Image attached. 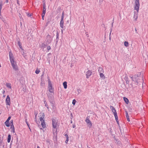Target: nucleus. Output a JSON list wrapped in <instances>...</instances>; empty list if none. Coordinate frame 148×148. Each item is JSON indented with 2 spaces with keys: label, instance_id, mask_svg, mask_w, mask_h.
I'll return each instance as SVG.
<instances>
[{
  "label": "nucleus",
  "instance_id": "obj_19",
  "mask_svg": "<svg viewBox=\"0 0 148 148\" xmlns=\"http://www.w3.org/2000/svg\"><path fill=\"white\" fill-rule=\"evenodd\" d=\"M123 99L125 102L127 104H128L129 103V100L128 99L125 97H123Z\"/></svg>",
  "mask_w": 148,
  "mask_h": 148
},
{
  "label": "nucleus",
  "instance_id": "obj_23",
  "mask_svg": "<svg viewBox=\"0 0 148 148\" xmlns=\"http://www.w3.org/2000/svg\"><path fill=\"white\" fill-rule=\"evenodd\" d=\"M11 139V135L10 134H9L8 136L7 141L9 143L10 142Z\"/></svg>",
  "mask_w": 148,
  "mask_h": 148
},
{
  "label": "nucleus",
  "instance_id": "obj_27",
  "mask_svg": "<svg viewBox=\"0 0 148 148\" xmlns=\"http://www.w3.org/2000/svg\"><path fill=\"white\" fill-rule=\"evenodd\" d=\"M27 119H25V122H26V124H27V126H28V127H29V128L30 130H31V129H30V127H29V124L28 123L27 121Z\"/></svg>",
  "mask_w": 148,
  "mask_h": 148
},
{
  "label": "nucleus",
  "instance_id": "obj_35",
  "mask_svg": "<svg viewBox=\"0 0 148 148\" xmlns=\"http://www.w3.org/2000/svg\"><path fill=\"white\" fill-rule=\"evenodd\" d=\"M76 102V100L75 99H74L72 101V104L73 105H75Z\"/></svg>",
  "mask_w": 148,
  "mask_h": 148
},
{
  "label": "nucleus",
  "instance_id": "obj_12",
  "mask_svg": "<svg viewBox=\"0 0 148 148\" xmlns=\"http://www.w3.org/2000/svg\"><path fill=\"white\" fill-rule=\"evenodd\" d=\"M135 6H136V8L138 6H140L139 0H135Z\"/></svg>",
  "mask_w": 148,
  "mask_h": 148
},
{
  "label": "nucleus",
  "instance_id": "obj_22",
  "mask_svg": "<svg viewBox=\"0 0 148 148\" xmlns=\"http://www.w3.org/2000/svg\"><path fill=\"white\" fill-rule=\"evenodd\" d=\"M10 129H11L12 130L11 131L12 132L14 133L15 132V129L14 126H11Z\"/></svg>",
  "mask_w": 148,
  "mask_h": 148
},
{
  "label": "nucleus",
  "instance_id": "obj_38",
  "mask_svg": "<svg viewBox=\"0 0 148 148\" xmlns=\"http://www.w3.org/2000/svg\"><path fill=\"white\" fill-rule=\"evenodd\" d=\"M39 120L41 122L42 121H44V120L43 119V118L42 117H41L39 118Z\"/></svg>",
  "mask_w": 148,
  "mask_h": 148
},
{
  "label": "nucleus",
  "instance_id": "obj_21",
  "mask_svg": "<svg viewBox=\"0 0 148 148\" xmlns=\"http://www.w3.org/2000/svg\"><path fill=\"white\" fill-rule=\"evenodd\" d=\"M44 103L45 104V107L47 108V109H48V110H49V107L47 103L46 102V101H44Z\"/></svg>",
  "mask_w": 148,
  "mask_h": 148
},
{
  "label": "nucleus",
  "instance_id": "obj_16",
  "mask_svg": "<svg viewBox=\"0 0 148 148\" xmlns=\"http://www.w3.org/2000/svg\"><path fill=\"white\" fill-rule=\"evenodd\" d=\"M65 136L66 138V140L65 141V143L67 144L69 141V136L67 134H65Z\"/></svg>",
  "mask_w": 148,
  "mask_h": 148
},
{
  "label": "nucleus",
  "instance_id": "obj_48",
  "mask_svg": "<svg viewBox=\"0 0 148 148\" xmlns=\"http://www.w3.org/2000/svg\"><path fill=\"white\" fill-rule=\"evenodd\" d=\"M8 0H6V3H8Z\"/></svg>",
  "mask_w": 148,
  "mask_h": 148
},
{
  "label": "nucleus",
  "instance_id": "obj_41",
  "mask_svg": "<svg viewBox=\"0 0 148 148\" xmlns=\"http://www.w3.org/2000/svg\"><path fill=\"white\" fill-rule=\"evenodd\" d=\"M11 118V116H9L8 118L6 120V121H7V122H9V121L10 120Z\"/></svg>",
  "mask_w": 148,
  "mask_h": 148
},
{
  "label": "nucleus",
  "instance_id": "obj_15",
  "mask_svg": "<svg viewBox=\"0 0 148 148\" xmlns=\"http://www.w3.org/2000/svg\"><path fill=\"white\" fill-rule=\"evenodd\" d=\"M47 45L44 43H42L41 44V45L40 46V47L41 48L44 49V48H45L47 46Z\"/></svg>",
  "mask_w": 148,
  "mask_h": 148
},
{
  "label": "nucleus",
  "instance_id": "obj_7",
  "mask_svg": "<svg viewBox=\"0 0 148 148\" xmlns=\"http://www.w3.org/2000/svg\"><path fill=\"white\" fill-rule=\"evenodd\" d=\"M46 4L45 3H43V11H42V18L43 19V20L44 19V17L45 16V15L46 13Z\"/></svg>",
  "mask_w": 148,
  "mask_h": 148
},
{
  "label": "nucleus",
  "instance_id": "obj_26",
  "mask_svg": "<svg viewBox=\"0 0 148 148\" xmlns=\"http://www.w3.org/2000/svg\"><path fill=\"white\" fill-rule=\"evenodd\" d=\"M88 125V126L90 128L92 126V123L91 121L89 123H87Z\"/></svg>",
  "mask_w": 148,
  "mask_h": 148
},
{
  "label": "nucleus",
  "instance_id": "obj_34",
  "mask_svg": "<svg viewBox=\"0 0 148 148\" xmlns=\"http://www.w3.org/2000/svg\"><path fill=\"white\" fill-rule=\"evenodd\" d=\"M10 126H14L13 123V121L12 120H11L10 121Z\"/></svg>",
  "mask_w": 148,
  "mask_h": 148
},
{
  "label": "nucleus",
  "instance_id": "obj_10",
  "mask_svg": "<svg viewBox=\"0 0 148 148\" xmlns=\"http://www.w3.org/2000/svg\"><path fill=\"white\" fill-rule=\"evenodd\" d=\"M92 74V72L91 71L88 70L86 73V78H88Z\"/></svg>",
  "mask_w": 148,
  "mask_h": 148
},
{
  "label": "nucleus",
  "instance_id": "obj_52",
  "mask_svg": "<svg viewBox=\"0 0 148 148\" xmlns=\"http://www.w3.org/2000/svg\"><path fill=\"white\" fill-rule=\"evenodd\" d=\"M61 32H62V33H63V30H62V29H61Z\"/></svg>",
  "mask_w": 148,
  "mask_h": 148
},
{
  "label": "nucleus",
  "instance_id": "obj_6",
  "mask_svg": "<svg viewBox=\"0 0 148 148\" xmlns=\"http://www.w3.org/2000/svg\"><path fill=\"white\" fill-rule=\"evenodd\" d=\"M64 12H63L61 16V19L60 23V27L63 29L64 28Z\"/></svg>",
  "mask_w": 148,
  "mask_h": 148
},
{
  "label": "nucleus",
  "instance_id": "obj_28",
  "mask_svg": "<svg viewBox=\"0 0 148 148\" xmlns=\"http://www.w3.org/2000/svg\"><path fill=\"white\" fill-rule=\"evenodd\" d=\"M124 45L126 47L129 46V43L128 42L125 41L124 43Z\"/></svg>",
  "mask_w": 148,
  "mask_h": 148
},
{
  "label": "nucleus",
  "instance_id": "obj_17",
  "mask_svg": "<svg viewBox=\"0 0 148 148\" xmlns=\"http://www.w3.org/2000/svg\"><path fill=\"white\" fill-rule=\"evenodd\" d=\"M18 44L20 48L21 49V50L23 51V49L22 48V47L21 46V44L20 41H18Z\"/></svg>",
  "mask_w": 148,
  "mask_h": 148
},
{
  "label": "nucleus",
  "instance_id": "obj_51",
  "mask_svg": "<svg viewBox=\"0 0 148 148\" xmlns=\"http://www.w3.org/2000/svg\"><path fill=\"white\" fill-rule=\"evenodd\" d=\"M135 31H136V33H137V30H136V28L135 29Z\"/></svg>",
  "mask_w": 148,
  "mask_h": 148
},
{
  "label": "nucleus",
  "instance_id": "obj_14",
  "mask_svg": "<svg viewBox=\"0 0 148 148\" xmlns=\"http://www.w3.org/2000/svg\"><path fill=\"white\" fill-rule=\"evenodd\" d=\"M6 86L7 87L10 89H11V85L10 83H6Z\"/></svg>",
  "mask_w": 148,
  "mask_h": 148
},
{
  "label": "nucleus",
  "instance_id": "obj_47",
  "mask_svg": "<svg viewBox=\"0 0 148 148\" xmlns=\"http://www.w3.org/2000/svg\"><path fill=\"white\" fill-rule=\"evenodd\" d=\"M132 76H132V75L130 76V77L132 79Z\"/></svg>",
  "mask_w": 148,
  "mask_h": 148
},
{
  "label": "nucleus",
  "instance_id": "obj_24",
  "mask_svg": "<svg viewBox=\"0 0 148 148\" xmlns=\"http://www.w3.org/2000/svg\"><path fill=\"white\" fill-rule=\"evenodd\" d=\"M126 117L127 118V121H130V119L129 117V116L128 113L127 112H126Z\"/></svg>",
  "mask_w": 148,
  "mask_h": 148
},
{
  "label": "nucleus",
  "instance_id": "obj_55",
  "mask_svg": "<svg viewBox=\"0 0 148 148\" xmlns=\"http://www.w3.org/2000/svg\"><path fill=\"white\" fill-rule=\"evenodd\" d=\"M111 32H110V35L111 34Z\"/></svg>",
  "mask_w": 148,
  "mask_h": 148
},
{
  "label": "nucleus",
  "instance_id": "obj_45",
  "mask_svg": "<svg viewBox=\"0 0 148 148\" xmlns=\"http://www.w3.org/2000/svg\"><path fill=\"white\" fill-rule=\"evenodd\" d=\"M75 125H73V128H75Z\"/></svg>",
  "mask_w": 148,
  "mask_h": 148
},
{
  "label": "nucleus",
  "instance_id": "obj_36",
  "mask_svg": "<svg viewBox=\"0 0 148 148\" xmlns=\"http://www.w3.org/2000/svg\"><path fill=\"white\" fill-rule=\"evenodd\" d=\"M51 49V47L50 46H48L47 47V49L48 51H49Z\"/></svg>",
  "mask_w": 148,
  "mask_h": 148
},
{
  "label": "nucleus",
  "instance_id": "obj_4",
  "mask_svg": "<svg viewBox=\"0 0 148 148\" xmlns=\"http://www.w3.org/2000/svg\"><path fill=\"white\" fill-rule=\"evenodd\" d=\"M48 88L50 92H53L54 90L53 88H52L51 82L50 79H48Z\"/></svg>",
  "mask_w": 148,
  "mask_h": 148
},
{
  "label": "nucleus",
  "instance_id": "obj_54",
  "mask_svg": "<svg viewBox=\"0 0 148 148\" xmlns=\"http://www.w3.org/2000/svg\"><path fill=\"white\" fill-rule=\"evenodd\" d=\"M72 121H71V123H72Z\"/></svg>",
  "mask_w": 148,
  "mask_h": 148
},
{
  "label": "nucleus",
  "instance_id": "obj_39",
  "mask_svg": "<svg viewBox=\"0 0 148 148\" xmlns=\"http://www.w3.org/2000/svg\"><path fill=\"white\" fill-rule=\"evenodd\" d=\"M114 116H115V120H116V121H118L117 115Z\"/></svg>",
  "mask_w": 148,
  "mask_h": 148
},
{
  "label": "nucleus",
  "instance_id": "obj_33",
  "mask_svg": "<svg viewBox=\"0 0 148 148\" xmlns=\"http://www.w3.org/2000/svg\"><path fill=\"white\" fill-rule=\"evenodd\" d=\"M110 109L112 110V111H113L114 110H115V108H114L113 106H110Z\"/></svg>",
  "mask_w": 148,
  "mask_h": 148
},
{
  "label": "nucleus",
  "instance_id": "obj_53",
  "mask_svg": "<svg viewBox=\"0 0 148 148\" xmlns=\"http://www.w3.org/2000/svg\"><path fill=\"white\" fill-rule=\"evenodd\" d=\"M5 97V95H3V97Z\"/></svg>",
  "mask_w": 148,
  "mask_h": 148
},
{
  "label": "nucleus",
  "instance_id": "obj_13",
  "mask_svg": "<svg viewBox=\"0 0 148 148\" xmlns=\"http://www.w3.org/2000/svg\"><path fill=\"white\" fill-rule=\"evenodd\" d=\"M41 125L43 128H45L46 127V124L45 121H43L41 122Z\"/></svg>",
  "mask_w": 148,
  "mask_h": 148
},
{
  "label": "nucleus",
  "instance_id": "obj_37",
  "mask_svg": "<svg viewBox=\"0 0 148 148\" xmlns=\"http://www.w3.org/2000/svg\"><path fill=\"white\" fill-rule=\"evenodd\" d=\"M40 72V71L39 70L37 69L35 71V73L37 74H38Z\"/></svg>",
  "mask_w": 148,
  "mask_h": 148
},
{
  "label": "nucleus",
  "instance_id": "obj_50",
  "mask_svg": "<svg viewBox=\"0 0 148 148\" xmlns=\"http://www.w3.org/2000/svg\"><path fill=\"white\" fill-rule=\"evenodd\" d=\"M37 148H40V147L39 146H37Z\"/></svg>",
  "mask_w": 148,
  "mask_h": 148
},
{
  "label": "nucleus",
  "instance_id": "obj_43",
  "mask_svg": "<svg viewBox=\"0 0 148 148\" xmlns=\"http://www.w3.org/2000/svg\"><path fill=\"white\" fill-rule=\"evenodd\" d=\"M22 54L23 55L24 54V50L23 49V51H22Z\"/></svg>",
  "mask_w": 148,
  "mask_h": 148
},
{
  "label": "nucleus",
  "instance_id": "obj_29",
  "mask_svg": "<svg viewBox=\"0 0 148 148\" xmlns=\"http://www.w3.org/2000/svg\"><path fill=\"white\" fill-rule=\"evenodd\" d=\"M90 121L89 119L88 118V117H87L86 118V120H85V122H86V123H89Z\"/></svg>",
  "mask_w": 148,
  "mask_h": 148
},
{
  "label": "nucleus",
  "instance_id": "obj_25",
  "mask_svg": "<svg viewBox=\"0 0 148 148\" xmlns=\"http://www.w3.org/2000/svg\"><path fill=\"white\" fill-rule=\"evenodd\" d=\"M5 124L7 127H9L10 126V123H9V122H7V121H6L5 122Z\"/></svg>",
  "mask_w": 148,
  "mask_h": 148
},
{
  "label": "nucleus",
  "instance_id": "obj_30",
  "mask_svg": "<svg viewBox=\"0 0 148 148\" xmlns=\"http://www.w3.org/2000/svg\"><path fill=\"white\" fill-rule=\"evenodd\" d=\"M48 97L49 98V102H50V103L52 104H53V101L52 100V98H51V97L50 98V99L49 98V97L48 96Z\"/></svg>",
  "mask_w": 148,
  "mask_h": 148
},
{
  "label": "nucleus",
  "instance_id": "obj_8",
  "mask_svg": "<svg viewBox=\"0 0 148 148\" xmlns=\"http://www.w3.org/2000/svg\"><path fill=\"white\" fill-rule=\"evenodd\" d=\"M139 77V75L137 74H135L133 76H132V80L135 81L136 83H138V77Z\"/></svg>",
  "mask_w": 148,
  "mask_h": 148
},
{
  "label": "nucleus",
  "instance_id": "obj_5",
  "mask_svg": "<svg viewBox=\"0 0 148 148\" xmlns=\"http://www.w3.org/2000/svg\"><path fill=\"white\" fill-rule=\"evenodd\" d=\"M52 40V38L51 37V36L49 34L46 37V40L47 45H48L51 43Z\"/></svg>",
  "mask_w": 148,
  "mask_h": 148
},
{
  "label": "nucleus",
  "instance_id": "obj_3",
  "mask_svg": "<svg viewBox=\"0 0 148 148\" xmlns=\"http://www.w3.org/2000/svg\"><path fill=\"white\" fill-rule=\"evenodd\" d=\"M52 125H53V128L54 129H56V130H55L53 129V132H54L55 131L56 132L57 131V129H56V127H57L58 122H57V121H56V119H52Z\"/></svg>",
  "mask_w": 148,
  "mask_h": 148
},
{
  "label": "nucleus",
  "instance_id": "obj_18",
  "mask_svg": "<svg viewBox=\"0 0 148 148\" xmlns=\"http://www.w3.org/2000/svg\"><path fill=\"white\" fill-rule=\"evenodd\" d=\"M103 73H99L100 76L101 78H102L103 79H104L105 78V76H104Z\"/></svg>",
  "mask_w": 148,
  "mask_h": 148
},
{
  "label": "nucleus",
  "instance_id": "obj_20",
  "mask_svg": "<svg viewBox=\"0 0 148 148\" xmlns=\"http://www.w3.org/2000/svg\"><path fill=\"white\" fill-rule=\"evenodd\" d=\"M67 82H64L63 83V85L65 89H66L67 88Z\"/></svg>",
  "mask_w": 148,
  "mask_h": 148
},
{
  "label": "nucleus",
  "instance_id": "obj_31",
  "mask_svg": "<svg viewBox=\"0 0 148 148\" xmlns=\"http://www.w3.org/2000/svg\"><path fill=\"white\" fill-rule=\"evenodd\" d=\"M112 112L113 114H114V116L117 115V113L116 112V110H114L113 111H112Z\"/></svg>",
  "mask_w": 148,
  "mask_h": 148
},
{
  "label": "nucleus",
  "instance_id": "obj_1",
  "mask_svg": "<svg viewBox=\"0 0 148 148\" xmlns=\"http://www.w3.org/2000/svg\"><path fill=\"white\" fill-rule=\"evenodd\" d=\"M9 56L10 60L13 69L15 71H16L18 70V68L16 64V62L14 60V58L13 54L11 51L9 52Z\"/></svg>",
  "mask_w": 148,
  "mask_h": 148
},
{
  "label": "nucleus",
  "instance_id": "obj_44",
  "mask_svg": "<svg viewBox=\"0 0 148 148\" xmlns=\"http://www.w3.org/2000/svg\"><path fill=\"white\" fill-rule=\"evenodd\" d=\"M2 143V140H1V138H0V144H1Z\"/></svg>",
  "mask_w": 148,
  "mask_h": 148
},
{
  "label": "nucleus",
  "instance_id": "obj_42",
  "mask_svg": "<svg viewBox=\"0 0 148 148\" xmlns=\"http://www.w3.org/2000/svg\"><path fill=\"white\" fill-rule=\"evenodd\" d=\"M2 6H0V15L1 14V10L2 9Z\"/></svg>",
  "mask_w": 148,
  "mask_h": 148
},
{
  "label": "nucleus",
  "instance_id": "obj_40",
  "mask_svg": "<svg viewBox=\"0 0 148 148\" xmlns=\"http://www.w3.org/2000/svg\"><path fill=\"white\" fill-rule=\"evenodd\" d=\"M3 1L2 0H0V6H2L3 5Z\"/></svg>",
  "mask_w": 148,
  "mask_h": 148
},
{
  "label": "nucleus",
  "instance_id": "obj_32",
  "mask_svg": "<svg viewBox=\"0 0 148 148\" xmlns=\"http://www.w3.org/2000/svg\"><path fill=\"white\" fill-rule=\"evenodd\" d=\"M56 40L57 42H58V39H59V34L58 33H57L56 34Z\"/></svg>",
  "mask_w": 148,
  "mask_h": 148
},
{
  "label": "nucleus",
  "instance_id": "obj_2",
  "mask_svg": "<svg viewBox=\"0 0 148 148\" xmlns=\"http://www.w3.org/2000/svg\"><path fill=\"white\" fill-rule=\"evenodd\" d=\"M139 6H138L136 8V6H134V10H136V11H134V18L135 21H136L138 16V12Z\"/></svg>",
  "mask_w": 148,
  "mask_h": 148
},
{
  "label": "nucleus",
  "instance_id": "obj_49",
  "mask_svg": "<svg viewBox=\"0 0 148 148\" xmlns=\"http://www.w3.org/2000/svg\"><path fill=\"white\" fill-rule=\"evenodd\" d=\"M116 122L118 124H119V121H116Z\"/></svg>",
  "mask_w": 148,
  "mask_h": 148
},
{
  "label": "nucleus",
  "instance_id": "obj_11",
  "mask_svg": "<svg viewBox=\"0 0 148 148\" xmlns=\"http://www.w3.org/2000/svg\"><path fill=\"white\" fill-rule=\"evenodd\" d=\"M98 71L99 73H104V71L103 70V68L101 67H99Z\"/></svg>",
  "mask_w": 148,
  "mask_h": 148
},
{
  "label": "nucleus",
  "instance_id": "obj_46",
  "mask_svg": "<svg viewBox=\"0 0 148 148\" xmlns=\"http://www.w3.org/2000/svg\"><path fill=\"white\" fill-rule=\"evenodd\" d=\"M5 92V91L4 90H3L2 92V93L3 94H4Z\"/></svg>",
  "mask_w": 148,
  "mask_h": 148
},
{
  "label": "nucleus",
  "instance_id": "obj_9",
  "mask_svg": "<svg viewBox=\"0 0 148 148\" xmlns=\"http://www.w3.org/2000/svg\"><path fill=\"white\" fill-rule=\"evenodd\" d=\"M5 103L6 105L10 106V99L9 96L8 95L5 99Z\"/></svg>",
  "mask_w": 148,
  "mask_h": 148
}]
</instances>
